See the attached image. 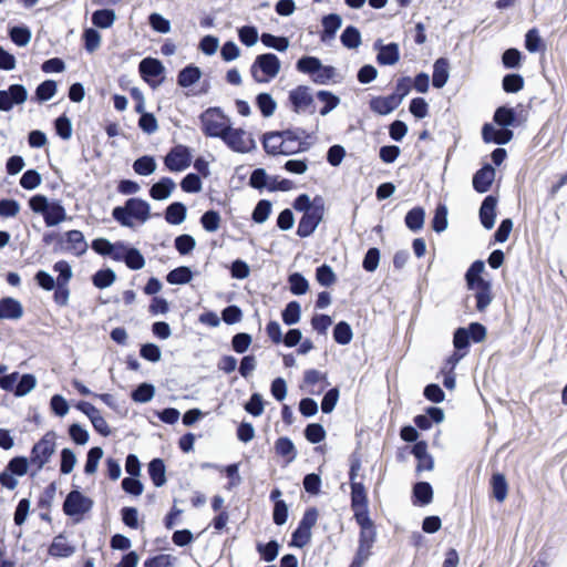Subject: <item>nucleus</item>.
<instances>
[{"mask_svg":"<svg viewBox=\"0 0 567 567\" xmlns=\"http://www.w3.org/2000/svg\"><path fill=\"white\" fill-rule=\"evenodd\" d=\"M361 468L360 460L351 461L349 470L350 507L353 518L360 527L359 545L349 567H362L372 555V547L377 539V530L369 515L368 491L362 482H358V472Z\"/></svg>","mask_w":567,"mask_h":567,"instance_id":"f257e3e1","label":"nucleus"},{"mask_svg":"<svg viewBox=\"0 0 567 567\" xmlns=\"http://www.w3.org/2000/svg\"><path fill=\"white\" fill-rule=\"evenodd\" d=\"M56 435L53 431L47 432L31 449L30 458L25 456L12 457L4 470L0 472L1 487L13 491L19 482L16 476H24L30 468V475L35 476L51 460L56 447Z\"/></svg>","mask_w":567,"mask_h":567,"instance_id":"f03ea898","label":"nucleus"},{"mask_svg":"<svg viewBox=\"0 0 567 567\" xmlns=\"http://www.w3.org/2000/svg\"><path fill=\"white\" fill-rule=\"evenodd\" d=\"M311 134L301 127L269 131L261 135L264 151L271 156H291L310 150Z\"/></svg>","mask_w":567,"mask_h":567,"instance_id":"7ed1b4c3","label":"nucleus"},{"mask_svg":"<svg viewBox=\"0 0 567 567\" xmlns=\"http://www.w3.org/2000/svg\"><path fill=\"white\" fill-rule=\"evenodd\" d=\"M484 268L485 266L482 260H475L465 274L467 288L475 292L474 297L478 312H484L494 298L492 284L481 276Z\"/></svg>","mask_w":567,"mask_h":567,"instance_id":"20e7f679","label":"nucleus"},{"mask_svg":"<svg viewBox=\"0 0 567 567\" xmlns=\"http://www.w3.org/2000/svg\"><path fill=\"white\" fill-rule=\"evenodd\" d=\"M112 217L122 226L132 228L134 219L143 224L151 217L150 204L138 197L128 198L124 206H116L112 210Z\"/></svg>","mask_w":567,"mask_h":567,"instance_id":"39448f33","label":"nucleus"},{"mask_svg":"<svg viewBox=\"0 0 567 567\" xmlns=\"http://www.w3.org/2000/svg\"><path fill=\"white\" fill-rule=\"evenodd\" d=\"M199 121L202 132L206 137L220 140L230 125L229 117L219 107H208L199 115Z\"/></svg>","mask_w":567,"mask_h":567,"instance_id":"423d86ee","label":"nucleus"},{"mask_svg":"<svg viewBox=\"0 0 567 567\" xmlns=\"http://www.w3.org/2000/svg\"><path fill=\"white\" fill-rule=\"evenodd\" d=\"M280 71V61L274 53H264L257 55L254 63L250 66V73L252 79L257 83H267Z\"/></svg>","mask_w":567,"mask_h":567,"instance_id":"0eeeda50","label":"nucleus"},{"mask_svg":"<svg viewBox=\"0 0 567 567\" xmlns=\"http://www.w3.org/2000/svg\"><path fill=\"white\" fill-rule=\"evenodd\" d=\"M223 136L224 137H221V141L233 152L245 154L256 148V142L251 133L245 131L244 128H234L230 124L229 128H227L225 135Z\"/></svg>","mask_w":567,"mask_h":567,"instance_id":"6e6552de","label":"nucleus"},{"mask_svg":"<svg viewBox=\"0 0 567 567\" xmlns=\"http://www.w3.org/2000/svg\"><path fill=\"white\" fill-rule=\"evenodd\" d=\"M324 216V202L321 196H316V206L308 213L302 214L297 227V235L300 238L311 236Z\"/></svg>","mask_w":567,"mask_h":567,"instance_id":"1a4fd4ad","label":"nucleus"},{"mask_svg":"<svg viewBox=\"0 0 567 567\" xmlns=\"http://www.w3.org/2000/svg\"><path fill=\"white\" fill-rule=\"evenodd\" d=\"M56 250L70 252L76 257L84 255L87 250V243L81 230L72 229L58 236Z\"/></svg>","mask_w":567,"mask_h":567,"instance_id":"9d476101","label":"nucleus"},{"mask_svg":"<svg viewBox=\"0 0 567 567\" xmlns=\"http://www.w3.org/2000/svg\"><path fill=\"white\" fill-rule=\"evenodd\" d=\"M288 101L295 113L308 112L313 114L316 105L310 87L307 85H298L289 92Z\"/></svg>","mask_w":567,"mask_h":567,"instance_id":"9b49d317","label":"nucleus"},{"mask_svg":"<svg viewBox=\"0 0 567 567\" xmlns=\"http://www.w3.org/2000/svg\"><path fill=\"white\" fill-rule=\"evenodd\" d=\"M93 501L79 491H71L63 503V512L68 516L83 515L91 511Z\"/></svg>","mask_w":567,"mask_h":567,"instance_id":"f8f14e48","label":"nucleus"},{"mask_svg":"<svg viewBox=\"0 0 567 567\" xmlns=\"http://www.w3.org/2000/svg\"><path fill=\"white\" fill-rule=\"evenodd\" d=\"M192 163V154L187 146L176 145L171 148L164 158V164L171 172H181L186 169Z\"/></svg>","mask_w":567,"mask_h":567,"instance_id":"ddd939ff","label":"nucleus"},{"mask_svg":"<svg viewBox=\"0 0 567 567\" xmlns=\"http://www.w3.org/2000/svg\"><path fill=\"white\" fill-rule=\"evenodd\" d=\"M329 385L327 373L316 369H308L303 372L300 389L309 394L318 395Z\"/></svg>","mask_w":567,"mask_h":567,"instance_id":"4468645a","label":"nucleus"},{"mask_svg":"<svg viewBox=\"0 0 567 567\" xmlns=\"http://www.w3.org/2000/svg\"><path fill=\"white\" fill-rule=\"evenodd\" d=\"M28 99L27 89L22 84H11L0 91V111H10L13 105L23 104Z\"/></svg>","mask_w":567,"mask_h":567,"instance_id":"2eb2a0df","label":"nucleus"},{"mask_svg":"<svg viewBox=\"0 0 567 567\" xmlns=\"http://www.w3.org/2000/svg\"><path fill=\"white\" fill-rule=\"evenodd\" d=\"M513 135L511 130L506 127L495 128L489 123H485L482 127V138L485 143L504 145L512 141Z\"/></svg>","mask_w":567,"mask_h":567,"instance_id":"dca6fc26","label":"nucleus"},{"mask_svg":"<svg viewBox=\"0 0 567 567\" xmlns=\"http://www.w3.org/2000/svg\"><path fill=\"white\" fill-rule=\"evenodd\" d=\"M495 179V169L492 165L485 164L482 168L476 171L473 176V188L477 193H486Z\"/></svg>","mask_w":567,"mask_h":567,"instance_id":"f3484780","label":"nucleus"},{"mask_svg":"<svg viewBox=\"0 0 567 567\" xmlns=\"http://www.w3.org/2000/svg\"><path fill=\"white\" fill-rule=\"evenodd\" d=\"M497 198L488 195L482 202L480 208V220L484 228L492 229L496 218Z\"/></svg>","mask_w":567,"mask_h":567,"instance_id":"a211bd4d","label":"nucleus"},{"mask_svg":"<svg viewBox=\"0 0 567 567\" xmlns=\"http://www.w3.org/2000/svg\"><path fill=\"white\" fill-rule=\"evenodd\" d=\"M411 453L417 460L415 468L417 473L433 470L434 461L433 457L427 453V443L425 441H417L413 445Z\"/></svg>","mask_w":567,"mask_h":567,"instance_id":"6ab92c4d","label":"nucleus"},{"mask_svg":"<svg viewBox=\"0 0 567 567\" xmlns=\"http://www.w3.org/2000/svg\"><path fill=\"white\" fill-rule=\"evenodd\" d=\"M426 414H419L414 416L413 422L420 430H429L432 422L441 423L444 420V412L441 408L429 406L425 410Z\"/></svg>","mask_w":567,"mask_h":567,"instance_id":"aec40b11","label":"nucleus"},{"mask_svg":"<svg viewBox=\"0 0 567 567\" xmlns=\"http://www.w3.org/2000/svg\"><path fill=\"white\" fill-rule=\"evenodd\" d=\"M23 316L21 302L12 297L0 299V319L17 320Z\"/></svg>","mask_w":567,"mask_h":567,"instance_id":"412c9836","label":"nucleus"},{"mask_svg":"<svg viewBox=\"0 0 567 567\" xmlns=\"http://www.w3.org/2000/svg\"><path fill=\"white\" fill-rule=\"evenodd\" d=\"M138 71L142 79L150 83L151 79L158 78L164 73V66L157 59L145 58L140 62Z\"/></svg>","mask_w":567,"mask_h":567,"instance_id":"4be33fe9","label":"nucleus"},{"mask_svg":"<svg viewBox=\"0 0 567 567\" xmlns=\"http://www.w3.org/2000/svg\"><path fill=\"white\" fill-rule=\"evenodd\" d=\"M400 103L395 96H375L369 102L370 110L379 115H386L398 109Z\"/></svg>","mask_w":567,"mask_h":567,"instance_id":"5701e85b","label":"nucleus"},{"mask_svg":"<svg viewBox=\"0 0 567 567\" xmlns=\"http://www.w3.org/2000/svg\"><path fill=\"white\" fill-rule=\"evenodd\" d=\"M75 548L68 543L63 534L55 536L48 548V554L55 558H65L74 554Z\"/></svg>","mask_w":567,"mask_h":567,"instance_id":"b1692460","label":"nucleus"},{"mask_svg":"<svg viewBox=\"0 0 567 567\" xmlns=\"http://www.w3.org/2000/svg\"><path fill=\"white\" fill-rule=\"evenodd\" d=\"M450 63L446 58H439L433 64L432 84L436 89L443 87L449 80Z\"/></svg>","mask_w":567,"mask_h":567,"instance_id":"393cba45","label":"nucleus"},{"mask_svg":"<svg viewBox=\"0 0 567 567\" xmlns=\"http://www.w3.org/2000/svg\"><path fill=\"white\" fill-rule=\"evenodd\" d=\"M400 60L399 45L395 42H391L385 45H381L377 54V62L380 65H393Z\"/></svg>","mask_w":567,"mask_h":567,"instance_id":"a878e982","label":"nucleus"},{"mask_svg":"<svg viewBox=\"0 0 567 567\" xmlns=\"http://www.w3.org/2000/svg\"><path fill=\"white\" fill-rule=\"evenodd\" d=\"M114 260L123 259L125 265L132 270H140L145 265V258L141 251L136 248H127L123 256L114 254L112 256Z\"/></svg>","mask_w":567,"mask_h":567,"instance_id":"bb28decb","label":"nucleus"},{"mask_svg":"<svg viewBox=\"0 0 567 567\" xmlns=\"http://www.w3.org/2000/svg\"><path fill=\"white\" fill-rule=\"evenodd\" d=\"M493 121L501 127L508 128L509 126H517L516 112L512 107L499 106L495 110Z\"/></svg>","mask_w":567,"mask_h":567,"instance_id":"cd10ccee","label":"nucleus"},{"mask_svg":"<svg viewBox=\"0 0 567 567\" xmlns=\"http://www.w3.org/2000/svg\"><path fill=\"white\" fill-rule=\"evenodd\" d=\"M175 183L169 177H162L157 183L153 184L150 188V196L155 200L166 199L173 189Z\"/></svg>","mask_w":567,"mask_h":567,"instance_id":"c85d7f7f","label":"nucleus"},{"mask_svg":"<svg viewBox=\"0 0 567 567\" xmlns=\"http://www.w3.org/2000/svg\"><path fill=\"white\" fill-rule=\"evenodd\" d=\"M44 223L47 226H55L66 219L65 208L60 202H52L48 206L47 213L43 215Z\"/></svg>","mask_w":567,"mask_h":567,"instance_id":"c756f323","label":"nucleus"},{"mask_svg":"<svg viewBox=\"0 0 567 567\" xmlns=\"http://www.w3.org/2000/svg\"><path fill=\"white\" fill-rule=\"evenodd\" d=\"M148 475L156 487H161L166 483V466L162 458H153L148 463Z\"/></svg>","mask_w":567,"mask_h":567,"instance_id":"7c9ffc66","label":"nucleus"},{"mask_svg":"<svg viewBox=\"0 0 567 567\" xmlns=\"http://www.w3.org/2000/svg\"><path fill=\"white\" fill-rule=\"evenodd\" d=\"M200 76V69L194 64H189L178 72L177 84L182 87H188L195 84Z\"/></svg>","mask_w":567,"mask_h":567,"instance_id":"2f4dec72","label":"nucleus"},{"mask_svg":"<svg viewBox=\"0 0 567 567\" xmlns=\"http://www.w3.org/2000/svg\"><path fill=\"white\" fill-rule=\"evenodd\" d=\"M186 218V206L183 203L175 202L169 204L165 210V220L171 225H179Z\"/></svg>","mask_w":567,"mask_h":567,"instance_id":"473e14b6","label":"nucleus"},{"mask_svg":"<svg viewBox=\"0 0 567 567\" xmlns=\"http://www.w3.org/2000/svg\"><path fill=\"white\" fill-rule=\"evenodd\" d=\"M425 212L422 207L416 206L410 209L404 218L406 227L412 231L420 230L424 225Z\"/></svg>","mask_w":567,"mask_h":567,"instance_id":"72a5a7b5","label":"nucleus"},{"mask_svg":"<svg viewBox=\"0 0 567 567\" xmlns=\"http://www.w3.org/2000/svg\"><path fill=\"white\" fill-rule=\"evenodd\" d=\"M341 18L336 13H330L322 18L323 31L321 33V40L326 41L334 37L337 30L341 27Z\"/></svg>","mask_w":567,"mask_h":567,"instance_id":"f704fd0d","label":"nucleus"},{"mask_svg":"<svg viewBox=\"0 0 567 567\" xmlns=\"http://www.w3.org/2000/svg\"><path fill=\"white\" fill-rule=\"evenodd\" d=\"M414 504L427 505L433 499V489L430 483L419 482L413 486Z\"/></svg>","mask_w":567,"mask_h":567,"instance_id":"c9c22d12","label":"nucleus"},{"mask_svg":"<svg viewBox=\"0 0 567 567\" xmlns=\"http://www.w3.org/2000/svg\"><path fill=\"white\" fill-rule=\"evenodd\" d=\"M192 277V270L186 266H181L171 270L166 276V280L171 285H184L189 282Z\"/></svg>","mask_w":567,"mask_h":567,"instance_id":"e433bc0d","label":"nucleus"},{"mask_svg":"<svg viewBox=\"0 0 567 567\" xmlns=\"http://www.w3.org/2000/svg\"><path fill=\"white\" fill-rule=\"evenodd\" d=\"M115 12L111 9L96 10L92 14V23L101 29L110 28L115 21Z\"/></svg>","mask_w":567,"mask_h":567,"instance_id":"4c0bfd02","label":"nucleus"},{"mask_svg":"<svg viewBox=\"0 0 567 567\" xmlns=\"http://www.w3.org/2000/svg\"><path fill=\"white\" fill-rule=\"evenodd\" d=\"M491 484L494 497L498 502H503L506 498L508 492V485L505 476L501 473L494 474L492 476Z\"/></svg>","mask_w":567,"mask_h":567,"instance_id":"58836bf2","label":"nucleus"},{"mask_svg":"<svg viewBox=\"0 0 567 567\" xmlns=\"http://www.w3.org/2000/svg\"><path fill=\"white\" fill-rule=\"evenodd\" d=\"M256 104L265 117L271 116L277 107L276 101L269 93H259L256 97Z\"/></svg>","mask_w":567,"mask_h":567,"instance_id":"ea45409f","label":"nucleus"},{"mask_svg":"<svg viewBox=\"0 0 567 567\" xmlns=\"http://www.w3.org/2000/svg\"><path fill=\"white\" fill-rule=\"evenodd\" d=\"M276 453L280 456H287L288 462L295 460L297 452L292 441L289 437L282 436L275 442Z\"/></svg>","mask_w":567,"mask_h":567,"instance_id":"a19ab883","label":"nucleus"},{"mask_svg":"<svg viewBox=\"0 0 567 567\" xmlns=\"http://www.w3.org/2000/svg\"><path fill=\"white\" fill-rule=\"evenodd\" d=\"M340 40L346 48L357 49L361 44V34L355 27L349 25L343 30Z\"/></svg>","mask_w":567,"mask_h":567,"instance_id":"79ce46f5","label":"nucleus"},{"mask_svg":"<svg viewBox=\"0 0 567 567\" xmlns=\"http://www.w3.org/2000/svg\"><path fill=\"white\" fill-rule=\"evenodd\" d=\"M115 279V272L112 269L106 268L97 270L92 277V282L96 288L104 289L110 287Z\"/></svg>","mask_w":567,"mask_h":567,"instance_id":"37998d69","label":"nucleus"},{"mask_svg":"<svg viewBox=\"0 0 567 567\" xmlns=\"http://www.w3.org/2000/svg\"><path fill=\"white\" fill-rule=\"evenodd\" d=\"M351 327L346 321L338 322L333 328V339L337 343L346 346L352 340Z\"/></svg>","mask_w":567,"mask_h":567,"instance_id":"c03bdc74","label":"nucleus"},{"mask_svg":"<svg viewBox=\"0 0 567 567\" xmlns=\"http://www.w3.org/2000/svg\"><path fill=\"white\" fill-rule=\"evenodd\" d=\"M316 96L323 102V106L319 110V113L323 116L337 107L340 102L339 97L329 91H318Z\"/></svg>","mask_w":567,"mask_h":567,"instance_id":"a18cd8bd","label":"nucleus"},{"mask_svg":"<svg viewBox=\"0 0 567 567\" xmlns=\"http://www.w3.org/2000/svg\"><path fill=\"white\" fill-rule=\"evenodd\" d=\"M524 78L517 73L506 74L503 78L502 86L506 93H517L524 87Z\"/></svg>","mask_w":567,"mask_h":567,"instance_id":"49530a36","label":"nucleus"},{"mask_svg":"<svg viewBox=\"0 0 567 567\" xmlns=\"http://www.w3.org/2000/svg\"><path fill=\"white\" fill-rule=\"evenodd\" d=\"M133 169L138 175H151L156 169L155 159L148 155L142 156L134 162Z\"/></svg>","mask_w":567,"mask_h":567,"instance_id":"de8ad7c7","label":"nucleus"},{"mask_svg":"<svg viewBox=\"0 0 567 567\" xmlns=\"http://www.w3.org/2000/svg\"><path fill=\"white\" fill-rule=\"evenodd\" d=\"M523 54L519 50L511 48L504 51L502 63L506 69H518L522 66Z\"/></svg>","mask_w":567,"mask_h":567,"instance_id":"09e8293b","label":"nucleus"},{"mask_svg":"<svg viewBox=\"0 0 567 567\" xmlns=\"http://www.w3.org/2000/svg\"><path fill=\"white\" fill-rule=\"evenodd\" d=\"M447 227V208L444 204H439L435 208L432 219V229L435 233H442Z\"/></svg>","mask_w":567,"mask_h":567,"instance_id":"8fccbe9b","label":"nucleus"},{"mask_svg":"<svg viewBox=\"0 0 567 567\" xmlns=\"http://www.w3.org/2000/svg\"><path fill=\"white\" fill-rule=\"evenodd\" d=\"M56 82L53 80H45L40 83L35 90L38 101L45 102L52 99L56 93Z\"/></svg>","mask_w":567,"mask_h":567,"instance_id":"3c124183","label":"nucleus"},{"mask_svg":"<svg viewBox=\"0 0 567 567\" xmlns=\"http://www.w3.org/2000/svg\"><path fill=\"white\" fill-rule=\"evenodd\" d=\"M301 309L298 301H290L284 309L281 317L287 326H292L300 320Z\"/></svg>","mask_w":567,"mask_h":567,"instance_id":"603ef678","label":"nucleus"},{"mask_svg":"<svg viewBox=\"0 0 567 567\" xmlns=\"http://www.w3.org/2000/svg\"><path fill=\"white\" fill-rule=\"evenodd\" d=\"M220 215L216 210H207L200 217V224L206 231L214 233L220 226Z\"/></svg>","mask_w":567,"mask_h":567,"instance_id":"864d4df0","label":"nucleus"},{"mask_svg":"<svg viewBox=\"0 0 567 567\" xmlns=\"http://www.w3.org/2000/svg\"><path fill=\"white\" fill-rule=\"evenodd\" d=\"M102 456L103 450L100 446H94L90 449L84 465L85 474H94L96 472L99 462L102 458Z\"/></svg>","mask_w":567,"mask_h":567,"instance_id":"5fc2aeb1","label":"nucleus"},{"mask_svg":"<svg viewBox=\"0 0 567 567\" xmlns=\"http://www.w3.org/2000/svg\"><path fill=\"white\" fill-rule=\"evenodd\" d=\"M154 393L155 389L152 384L142 383L132 392L131 396L135 402L146 403L153 399Z\"/></svg>","mask_w":567,"mask_h":567,"instance_id":"6e6d98bb","label":"nucleus"},{"mask_svg":"<svg viewBox=\"0 0 567 567\" xmlns=\"http://www.w3.org/2000/svg\"><path fill=\"white\" fill-rule=\"evenodd\" d=\"M260 40L264 45H266L268 48H274L280 52L286 51L289 45V41L287 38L276 37L270 33H262L260 37Z\"/></svg>","mask_w":567,"mask_h":567,"instance_id":"4d7b16f0","label":"nucleus"},{"mask_svg":"<svg viewBox=\"0 0 567 567\" xmlns=\"http://www.w3.org/2000/svg\"><path fill=\"white\" fill-rule=\"evenodd\" d=\"M288 282L290 285V291L293 295H303L309 289L308 280L299 272H295L289 276Z\"/></svg>","mask_w":567,"mask_h":567,"instance_id":"13d9d810","label":"nucleus"},{"mask_svg":"<svg viewBox=\"0 0 567 567\" xmlns=\"http://www.w3.org/2000/svg\"><path fill=\"white\" fill-rule=\"evenodd\" d=\"M271 213V203L267 199H260L251 215V218L257 224L265 223Z\"/></svg>","mask_w":567,"mask_h":567,"instance_id":"bf43d9fd","label":"nucleus"},{"mask_svg":"<svg viewBox=\"0 0 567 567\" xmlns=\"http://www.w3.org/2000/svg\"><path fill=\"white\" fill-rule=\"evenodd\" d=\"M305 436L310 443L317 444L326 439V430L319 423H310L305 429Z\"/></svg>","mask_w":567,"mask_h":567,"instance_id":"052dcab7","label":"nucleus"},{"mask_svg":"<svg viewBox=\"0 0 567 567\" xmlns=\"http://www.w3.org/2000/svg\"><path fill=\"white\" fill-rule=\"evenodd\" d=\"M317 281L324 287H330L337 281L336 274L328 265H322L316 270Z\"/></svg>","mask_w":567,"mask_h":567,"instance_id":"680f3d73","label":"nucleus"},{"mask_svg":"<svg viewBox=\"0 0 567 567\" xmlns=\"http://www.w3.org/2000/svg\"><path fill=\"white\" fill-rule=\"evenodd\" d=\"M9 35L11 41L19 47L27 45L31 39V32L27 27H13Z\"/></svg>","mask_w":567,"mask_h":567,"instance_id":"e2e57ef3","label":"nucleus"},{"mask_svg":"<svg viewBox=\"0 0 567 567\" xmlns=\"http://www.w3.org/2000/svg\"><path fill=\"white\" fill-rule=\"evenodd\" d=\"M41 175L35 169H28L23 173L20 178V185L22 188L31 190L37 188L41 184Z\"/></svg>","mask_w":567,"mask_h":567,"instance_id":"0e129e2a","label":"nucleus"},{"mask_svg":"<svg viewBox=\"0 0 567 567\" xmlns=\"http://www.w3.org/2000/svg\"><path fill=\"white\" fill-rule=\"evenodd\" d=\"M257 551L261 558L266 561H272L276 559L279 553V544L276 540H270L267 544H258Z\"/></svg>","mask_w":567,"mask_h":567,"instance_id":"69168bd1","label":"nucleus"},{"mask_svg":"<svg viewBox=\"0 0 567 567\" xmlns=\"http://www.w3.org/2000/svg\"><path fill=\"white\" fill-rule=\"evenodd\" d=\"M35 384H37V379L33 374H30V373L23 374L20 378V381L14 389V394L17 396H23V395L28 394L30 391H32L34 389Z\"/></svg>","mask_w":567,"mask_h":567,"instance_id":"338daca9","label":"nucleus"},{"mask_svg":"<svg viewBox=\"0 0 567 567\" xmlns=\"http://www.w3.org/2000/svg\"><path fill=\"white\" fill-rule=\"evenodd\" d=\"M54 128L62 140L66 141L72 136V124L65 114H62L54 121Z\"/></svg>","mask_w":567,"mask_h":567,"instance_id":"774afa93","label":"nucleus"}]
</instances>
